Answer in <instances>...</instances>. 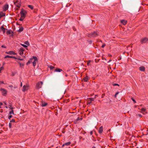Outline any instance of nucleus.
<instances>
[{"label": "nucleus", "instance_id": "nucleus-1", "mask_svg": "<svg viewBox=\"0 0 148 148\" xmlns=\"http://www.w3.org/2000/svg\"><path fill=\"white\" fill-rule=\"evenodd\" d=\"M98 35V34L97 32H93L90 34L88 35V37L90 38H94L96 37Z\"/></svg>", "mask_w": 148, "mask_h": 148}, {"label": "nucleus", "instance_id": "nucleus-2", "mask_svg": "<svg viewBox=\"0 0 148 148\" xmlns=\"http://www.w3.org/2000/svg\"><path fill=\"white\" fill-rule=\"evenodd\" d=\"M140 42L143 44L144 43H148V38H144L141 39L140 40Z\"/></svg>", "mask_w": 148, "mask_h": 148}, {"label": "nucleus", "instance_id": "nucleus-3", "mask_svg": "<svg viewBox=\"0 0 148 148\" xmlns=\"http://www.w3.org/2000/svg\"><path fill=\"white\" fill-rule=\"evenodd\" d=\"M43 84V82H40L38 83L36 85V88L37 89H39L40 88H41V86Z\"/></svg>", "mask_w": 148, "mask_h": 148}, {"label": "nucleus", "instance_id": "nucleus-4", "mask_svg": "<svg viewBox=\"0 0 148 148\" xmlns=\"http://www.w3.org/2000/svg\"><path fill=\"white\" fill-rule=\"evenodd\" d=\"M27 14V12L25 10L22 9L21 12V16L22 17L25 16Z\"/></svg>", "mask_w": 148, "mask_h": 148}, {"label": "nucleus", "instance_id": "nucleus-5", "mask_svg": "<svg viewBox=\"0 0 148 148\" xmlns=\"http://www.w3.org/2000/svg\"><path fill=\"white\" fill-rule=\"evenodd\" d=\"M14 4L18 8H20L21 6V4L20 3V2H18V0L16 1V2H14Z\"/></svg>", "mask_w": 148, "mask_h": 148}, {"label": "nucleus", "instance_id": "nucleus-6", "mask_svg": "<svg viewBox=\"0 0 148 148\" xmlns=\"http://www.w3.org/2000/svg\"><path fill=\"white\" fill-rule=\"evenodd\" d=\"M33 59L34 60V61L33 62V65L34 66H36V64L37 58L35 56H33Z\"/></svg>", "mask_w": 148, "mask_h": 148}, {"label": "nucleus", "instance_id": "nucleus-7", "mask_svg": "<svg viewBox=\"0 0 148 148\" xmlns=\"http://www.w3.org/2000/svg\"><path fill=\"white\" fill-rule=\"evenodd\" d=\"M24 51V49L23 48H21L19 50V53L21 56H22L23 54V51Z\"/></svg>", "mask_w": 148, "mask_h": 148}, {"label": "nucleus", "instance_id": "nucleus-8", "mask_svg": "<svg viewBox=\"0 0 148 148\" xmlns=\"http://www.w3.org/2000/svg\"><path fill=\"white\" fill-rule=\"evenodd\" d=\"M1 91L3 95H5L6 94V90L5 89L1 88Z\"/></svg>", "mask_w": 148, "mask_h": 148}, {"label": "nucleus", "instance_id": "nucleus-9", "mask_svg": "<svg viewBox=\"0 0 148 148\" xmlns=\"http://www.w3.org/2000/svg\"><path fill=\"white\" fill-rule=\"evenodd\" d=\"M28 86L27 85H24L23 87V92H25L26 90H28Z\"/></svg>", "mask_w": 148, "mask_h": 148}, {"label": "nucleus", "instance_id": "nucleus-10", "mask_svg": "<svg viewBox=\"0 0 148 148\" xmlns=\"http://www.w3.org/2000/svg\"><path fill=\"white\" fill-rule=\"evenodd\" d=\"M8 4L5 5H4V7H3V11H5L7 10H8Z\"/></svg>", "mask_w": 148, "mask_h": 148}, {"label": "nucleus", "instance_id": "nucleus-11", "mask_svg": "<svg viewBox=\"0 0 148 148\" xmlns=\"http://www.w3.org/2000/svg\"><path fill=\"white\" fill-rule=\"evenodd\" d=\"M127 21L126 20H121V23L123 24L124 25H125L127 23Z\"/></svg>", "mask_w": 148, "mask_h": 148}, {"label": "nucleus", "instance_id": "nucleus-12", "mask_svg": "<svg viewBox=\"0 0 148 148\" xmlns=\"http://www.w3.org/2000/svg\"><path fill=\"white\" fill-rule=\"evenodd\" d=\"M88 102L89 103V104L91 103H92V102L93 101H94V98H89L88 99Z\"/></svg>", "mask_w": 148, "mask_h": 148}, {"label": "nucleus", "instance_id": "nucleus-13", "mask_svg": "<svg viewBox=\"0 0 148 148\" xmlns=\"http://www.w3.org/2000/svg\"><path fill=\"white\" fill-rule=\"evenodd\" d=\"M145 109L144 108H143L141 109V112L143 114L145 115L146 113V112H145Z\"/></svg>", "mask_w": 148, "mask_h": 148}, {"label": "nucleus", "instance_id": "nucleus-14", "mask_svg": "<svg viewBox=\"0 0 148 148\" xmlns=\"http://www.w3.org/2000/svg\"><path fill=\"white\" fill-rule=\"evenodd\" d=\"M62 71V70L61 69H59L58 68L55 69V71H54L55 72H60Z\"/></svg>", "mask_w": 148, "mask_h": 148}, {"label": "nucleus", "instance_id": "nucleus-15", "mask_svg": "<svg viewBox=\"0 0 148 148\" xmlns=\"http://www.w3.org/2000/svg\"><path fill=\"white\" fill-rule=\"evenodd\" d=\"M103 131V127L101 126V127H100L99 130V133L101 134L102 132Z\"/></svg>", "mask_w": 148, "mask_h": 148}, {"label": "nucleus", "instance_id": "nucleus-16", "mask_svg": "<svg viewBox=\"0 0 148 148\" xmlns=\"http://www.w3.org/2000/svg\"><path fill=\"white\" fill-rule=\"evenodd\" d=\"M139 70L142 71H144L145 69V68L143 66H141L139 67Z\"/></svg>", "mask_w": 148, "mask_h": 148}, {"label": "nucleus", "instance_id": "nucleus-17", "mask_svg": "<svg viewBox=\"0 0 148 148\" xmlns=\"http://www.w3.org/2000/svg\"><path fill=\"white\" fill-rule=\"evenodd\" d=\"M88 80V76H86V77H85L84 78V82H87Z\"/></svg>", "mask_w": 148, "mask_h": 148}, {"label": "nucleus", "instance_id": "nucleus-18", "mask_svg": "<svg viewBox=\"0 0 148 148\" xmlns=\"http://www.w3.org/2000/svg\"><path fill=\"white\" fill-rule=\"evenodd\" d=\"M70 144H71V142H67V143H65L64 144H63V145H62V147H63L65 145L68 146V145H70Z\"/></svg>", "mask_w": 148, "mask_h": 148}, {"label": "nucleus", "instance_id": "nucleus-19", "mask_svg": "<svg viewBox=\"0 0 148 148\" xmlns=\"http://www.w3.org/2000/svg\"><path fill=\"white\" fill-rule=\"evenodd\" d=\"M5 15L4 13H3L2 12H0V18H1V17L4 16Z\"/></svg>", "mask_w": 148, "mask_h": 148}, {"label": "nucleus", "instance_id": "nucleus-20", "mask_svg": "<svg viewBox=\"0 0 148 148\" xmlns=\"http://www.w3.org/2000/svg\"><path fill=\"white\" fill-rule=\"evenodd\" d=\"M12 51H10L8 52H5V53L6 54H9V55H12Z\"/></svg>", "mask_w": 148, "mask_h": 148}, {"label": "nucleus", "instance_id": "nucleus-21", "mask_svg": "<svg viewBox=\"0 0 148 148\" xmlns=\"http://www.w3.org/2000/svg\"><path fill=\"white\" fill-rule=\"evenodd\" d=\"M47 104L45 102H42V106L43 107H45L47 106Z\"/></svg>", "mask_w": 148, "mask_h": 148}, {"label": "nucleus", "instance_id": "nucleus-22", "mask_svg": "<svg viewBox=\"0 0 148 148\" xmlns=\"http://www.w3.org/2000/svg\"><path fill=\"white\" fill-rule=\"evenodd\" d=\"M33 60V58H31L30 59V60L29 61H28L27 62V65H28L29 64H30V63L32 62V60Z\"/></svg>", "mask_w": 148, "mask_h": 148}, {"label": "nucleus", "instance_id": "nucleus-23", "mask_svg": "<svg viewBox=\"0 0 148 148\" xmlns=\"http://www.w3.org/2000/svg\"><path fill=\"white\" fill-rule=\"evenodd\" d=\"M23 27H21L19 28V30H18V32H21L23 30Z\"/></svg>", "mask_w": 148, "mask_h": 148}, {"label": "nucleus", "instance_id": "nucleus-24", "mask_svg": "<svg viewBox=\"0 0 148 148\" xmlns=\"http://www.w3.org/2000/svg\"><path fill=\"white\" fill-rule=\"evenodd\" d=\"M24 44H25V45L29 46V42H28V41H26L24 42Z\"/></svg>", "mask_w": 148, "mask_h": 148}, {"label": "nucleus", "instance_id": "nucleus-25", "mask_svg": "<svg viewBox=\"0 0 148 148\" xmlns=\"http://www.w3.org/2000/svg\"><path fill=\"white\" fill-rule=\"evenodd\" d=\"M12 33V32L11 30H8L7 32V33L8 34H11Z\"/></svg>", "mask_w": 148, "mask_h": 148}, {"label": "nucleus", "instance_id": "nucleus-26", "mask_svg": "<svg viewBox=\"0 0 148 148\" xmlns=\"http://www.w3.org/2000/svg\"><path fill=\"white\" fill-rule=\"evenodd\" d=\"M21 45H22V46L24 48H27L28 46V45H25L23 44H21Z\"/></svg>", "mask_w": 148, "mask_h": 148}, {"label": "nucleus", "instance_id": "nucleus-27", "mask_svg": "<svg viewBox=\"0 0 148 148\" xmlns=\"http://www.w3.org/2000/svg\"><path fill=\"white\" fill-rule=\"evenodd\" d=\"M25 16L23 17H21V18H20V20L21 21H23V19L24 18Z\"/></svg>", "mask_w": 148, "mask_h": 148}, {"label": "nucleus", "instance_id": "nucleus-28", "mask_svg": "<svg viewBox=\"0 0 148 148\" xmlns=\"http://www.w3.org/2000/svg\"><path fill=\"white\" fill-rule=\"evenodd\" d=\"M12 56H5V57H4V58H12Z\"/></svg>", "mask_w": 148, "mask_h": 148}, {"label": "nucleus", "instance_id": "nucleus-29", "mask_svg": "<svg viewBox=\"0 0 148 148\" xmlns=\"http://www.w3.org/2000/svg\"><path fill=\"white\" fill-rule=\"evenodd\" d=\"M28 7H29V8H30L32 9H33V7L32 5H28Z\"/></svg>", "mask_w": 148, "mask_h": 148}, {"label": "nucleus", "instance_id": "nucleus-30", "mask_svg": "<svg viewBox=\"0 0 148 148\" xmlns=\"http://www.w3.org/2000/svg\"><path fill=\"white\" fill-rule=\"evenodd\" d=\"M9 114H14V111H13V110H12V111L10 112H9Z\"/></svg>", "mask_w": 148, "mask_h": 148}, {"label": "nucleus", "instance_id": "nucleus-31", "mask_svg": "<svg viewBox=\"0 0 148 148\" xmlns=\"http://www.w3.org/2000/svg\"><path fill=\"white\" fill-rule=\"evenodd\" d=\"M1 29L2 30V31H4L5 30V28H4L3 27V26H2L1 27Z\"/></svg>", "mask_w": 148, "mask_h": 148}, {"label": "nucleus", "instance_id": "nucleus-32", "mask_svg": "<svg viewBox=\"0 0 148 148\" xmlns=\"http://www.w3.org/2000/svg\"><path fill=\"white\" fill-rule=\"evenodd\" d=\"M18 63H19L20 66L21 67L23 66V64L21 63L20 62H19Z\"/></svg>", "mask_w": 148, "mask_h": 148}, {"label": "nucleus", "instance_id": "nucleus-33", "mask_svg": "<svg viewBox=\"0 0 148 148\" xmlns=\"http://www.w3.org/2000/svg\"><path fill=\"white\" fill-rule=\"evenodd\" d=\"M15 120L14 119H12L11 121H10V123H11V122H15Z\"/></svg>", "mask_w": 148, "mask_h": 148}, {"label": "nucleus", "instance_id": "nucleus-34", "mask_svg": "<svg viewBox=\"0 0 148 148\" xmlns=\"http://www.w3.org/2000/svg\"><path fill=\"white\" fill-rule=\"evenodd\" d=\"M54 67L53 66H49V68L50 69H52L54 68Z\"/></svg>", "mask_w": 148, "mask_h": 148}, {"label": "nucleus", "instance_id": "nucleus-35", "mask_svg": "<svg viewBox=\"0 0 148 148\" xmlns=\"http://www.w3.org/2000/svg\"><path fill=\"white\" fill-rule=\"evenodd\" d=\"M113 86H119V84H113Z\"/></svg>", "mask_w": 148, "mask_h": 148}, {"label": "nucleus", "instance_id": "nucleus-36", "mask_svg": "<svg viewBox=\"0 0 148 148\" xmlns=\"http://www.w3.org/2000/svg\"><path fill=\"white\" fill-rule=\"evenodd\" d=\"M3 66H2V67H1L0 69V73H1V70H3Z\"/></svg>", "mask_w": 148, "mask_h": 148}, {"label": "nucleus", "instance_id": "nucleus-37", "mask_svg": "<svg viewBox=\"0 0 148 148\" xmlns=\"http://www.w3.org/2000/svg\"><path fill=\"white\" fill-rule=\"evenodd\" d=\"M12 127V124L11 123H9V127H10V128H11Z\"/></svg>", "mask_w": 148, "mask_h": 148}, {"label": "nucleus", "instance_id": "nucleus-38", "mask_svg": "<svg viewBox=\"0 0 148 148\" xmlns=\"http://www.w3.org/2000/svg\"><path fill=\"white\" fill-rule=\"evenodd\" d=\"M12 115H9V117H8V118L9 119H10L12 118Z\"/></svg>", "mask_w": 148, "mask_h": 148}, {"label": "nucleus", "instance_id": "nucleus-39", "mask_svg": "<svg viewBox=\"0 0 148 148\" xmlns=\"http://www.w3.org/2000/svg\"><path fill=\"white\" fill-rule=\"evenodd\" d=\"M105 46V44H103L102 46H101V47L102 48H104V47Z\"/></svg>", "mask_w": 148, "mask_h": 148}, {"label": "nucleus", "instance_id": "nucleus-40", "mask_svg": "<svg viewBox=\"0 0 148 148\" xmlns=\"http://www.w3.org/2000/svg\"><path fill=\"white\" fill-rule=\"evenodd\" d=\"M132 101H133L135 103L136 102V101L134 99H133V98H132Z\"/></svg>", "mask_w": 148, "mask_h": 148}, {"label": "nucleus", "instance_id": "nucleus-41", "mask_svg": "<svg viewBox=\"0 0 148 148\" xmlns=\"http://www.w3.org/2000/svg\"><path fill=\"white\" fill-rule=\"evenodd\" d=\"M12 58H14V59H18V58H15L14 56H12Z\"/></svg>", "mask_w": 148, "mask_h": 148}, {"label": "nucleus", "instance_id": "nucleus-42", "mask_svg": "<svg viewBox=\"0 0 148 148\" xmlns=\"http://www.w3.org/2000/svg\"><path fill=\"white\" fill-rule=\"evenodd\" d=\"M18 60H20L21 61H23V59L18 58Z\"/></svg>", "mask_w": 148, "mask_h": 148}, {"label": "nucleus", "instance_id": "nucleus-43", "mask_svg": "<svg viewBox=\"0 0 148 148\" xmlns=\"http://www.w3.org/2000/svg\"><path fill=\"white\" fill-rule=\"evenodd\" d=\"M9 87H10L11 88H12L13 86L12 85H10L9 86Z\"/></svg>", "mask_w": 148, "mask_h": 148}, {"label": "nucleus", "instance_id": "nucleus-44", "mask_svg": "<svg viewBox=\"0 0 148 148\" xmlns=\"http://www.w3.org/2000/svg\"><path fill=\"white\" fill-rule=\"evenodd\" d=\"M1 47H3V48H6V47L5 46H4V45H2L1 46Z\"/></svg>", "mask_w": 148, "mask_h": 148}, {"label": "nucleus", "instance_id": "nucleus-45", "mask_svg": "<svg viewBox=\"0 0 148 148\" xmlns=\"http://www.w3.org/2000/svg\"><path fill=\"white\" fill-rule=\"evenodd\" d=\"M16 53H15L13 51L12 52V55H15L16 54Z\"/></svg>", "mask_w": 148, "mask_h": 148}, {"label": "nucleus", "instance_id": "nucleus-46", "mask_svg": "<svg viewBox=\"0 0 148 148\" xmlns=\"http://www.w3.org/2000/svg\"><path fill=\"white\" fill-rule=\"evenodd\" d=\"M119 94V92H117L116 93L115 95H117Z\"/></svg>", "mask_w": 148, "mask_h": 148}, {"label": "nucleus", "instance_id": "nucleus-47", "mask_svg": "<svg viewBox=\"0 0 148 148\" xmlns=\"http://www.w3.org/2000/svg\"><path fill=\"white\" fill-rule=\"evenodd\" d=\"M1 84H3V82H1L0 81V85Z\"/></svg>", "mask_w": 148, "mask_h": 148}, {"label": "nucleus", "instance_id": "nucleus-48", "mask_svg": "<svg viewBox=\"0 0 148 148\" xmlns=\"http://www.w3.org/2000/svg\"><path fill=\"white\" fill-rule=\"evenodd\" d=\"M2 105V103H0V106H1Z\"/></svg>", "mask_w": 148, "mask_h": 148}, {"label": "nucleus", "instance_id": "nucleus-49", "mask_svg": "<svg viewBox=\"0 0 148 148\" xmlns=\"http://www.w3.org/2000/svg\"><path fill=\"white\" fill-rule=\"evenodd\" d=\"M138 115H139V116L141 117L142 116L140 114H139Z\"/></svg>", "mask_w": 148, "mask_h": 148}, {"label": "nucleus", "instance_id": "nucleus-50", "mask_svg": "<svg viewBox=\"0 0 148 148\" xmlns=\"http://www.w3.org/2000/svg\"><path fill=\"white\" fill-rule=\"evenodd\" d=\"M14 88H16V86H15L14 87Z\"/></svg>", "mask_w": 148, "mask_h": 148}, {"label": "nucleus", "instance_id": "nucleus-51", "mask_svg": "<svg viewBox=\"0 0 148 148\" xmlns=\"http://www.w3.org/2000/svg\"><path fill=\"white\" fill-rule=\"evenodd\" d=\"M90 134L91 135L92 134V132H90Z\"/></svg>", "mask_w": 148, "mask_h": 148}, {"label": "nucleus", "instance_id": "nucleus-52", "mask_svg": "<svg viewBox=\"0 0 148 148\" xmlns=\"http://www.w3.org/2000/svg\"><path fill=\"white\" fill-rule=\"evenodd\" d=\"M4 64H5V62H3V65H4Z\"/></svg>", "mask_w": 148, "mask_h": 148}, {"label": "nucleus", "instance_id": "nucleus-53", "mask_svg": "<svg viewBox=\"0 0 148 148\" xmlns=\"http://www.w3.org/2000/svg\"><path fill=\"white\" fill-rule=\"evenodd\" d=\"M89 62H87V64H88V65L89 64Z\"/></svg>", "mask_w": 148, "mask_h": 148}, {"label": "nucleus", "instance_id": "nucleus-54", "mask_svg": "<svg viewBox=\"0 0 148 148\" xmlns=\"http://www.w3.org/2000/svg\"><path fill=\"white\" fill-rule=\"evenodd\" d=\"M15 75V74L14 73H13L12 74V76H14Z\"/></svg>", "mask_w": 148, "mask_h": 148}, {"label": "nucleus", "instance_id": "nucleus-55", "mask_svg": "<svg viewBox=\"0 0 148 148\" xmlns=\"http://www.w3.org/2000/svg\"><path fill=\"white\" fill-rule=\"evenodd\" d=\"M18 8H18H17V10H18V8Z\"/></svg>", "mask_w": 148, "mask_h": 148}, {"label": "nucleus", "instance_id": "nucleus-56", "mask_svg": "<svg viewBox=\"0 0 148 148\" xmlns=\"http://www.w3.org/2000/svg\"><path fill=\"white\" fill-rule=\"evenodd\" d=\"M21 86H22V83H21Z\"/></svg>", "mask_w": 148, "mask_h": 148}, {"label": "nucleus", "instance_id": "nucleus-57", "mask_svg": "<svg viewBox=\"0 0 148 148\" xmlns=\"http://www.w3.org/2000/svg\"><path fill=\"white\" fill-rule=\"evenodd\" d=\"M114 97H116V95H115V96H114Z\"/></svg>", "mask_w": 148, "mask_h": 148}, {"label": "nucleus", "instance_id": "nucleus-58", "mask_svg": "<svg viewBox=\"0 0 148 148\" xmlns=\"http://www.w3.org/2000/svg\"><path fill=\"white\" fill-rule=\"evenodd\" d=\"M110 61H111V60H110L108 62H110Z\"/></svg>", "mask_w": 148, "mask_h": 148}, {"label": "nucleus", "instance_id": "nucleus-59", "mask_svg": "<svg viewBox=\"0 0 148 148\" xmlns=\"http://www.w3.org/2000/svg\"><path fill=\"white\" fill-rule=\"evenodd\" d=\"M77 120H79V118H77Z\"/></svg>", "mask_w": 148, "mask_h": 148}, {"label": "nucleus", "instance_id": "nucleus-60", "mask_svg": "<svg viewBox=\"0 0 148 148\" xmlns=\"http://www.w3.org/2000/svg\"><path fill=\"white\" fill-rule=\"evenodd\" d=\"M3 32L4 33L5 32V30L4 31H3Z\"/></svg>", "mask_w": 148, "mask_h": 148}, {"label": "nucleus", "instance_id": "nucleus-61", "mask_svg": "<svg viewBox=\"0 0 148 148\" xmlns=\"http://www.w3.org/2000/svg\"><path fill=\"white\" fill-rule=\"evenodd\" d=\"M111 55L110 56V57H111Z\"/></svg>", "mask_w": 148, "mask_h": 148}, {"label": "nucleus", "instance_id": "nucleus-62", "mask_svg": "<svg viewBox=\"0 0 148 148\" xmlns=\"http://www.w3.org/2000/svg\"><path fill=\"white\" fill-rule=\"evenodd\" d=\"M93 148H95V147H93Z\"/></svg>", "mask_w": 148, "mask_h": 148}, {"label": "nucleus", "instance_id": "nucleus-63", "mask_svg": "<svg viewBox=\"0 0 148 148\" xmlns=\"http://www.w3.org/2000/svg\"><path fill=\"white\" fill-rule=\"evenodd\" d=\"M66 76H67V75H66Z\"/></svg>", "mask_w": 148, "mask_h": 148}, {"label": "nucleus", "instance_id": "nucleus-64", "mask_svg": "<svg viewBox=\"0 0 148 148\" xmlns=\"http://www.w3.org/2000/svg\"><path fill=\"white\" fill-rule=\"evenodd\" d=\"M1 29H0V32H1Z\"/></svg>", "mask_w": 148, "mask_h": 148}]
</instances>
